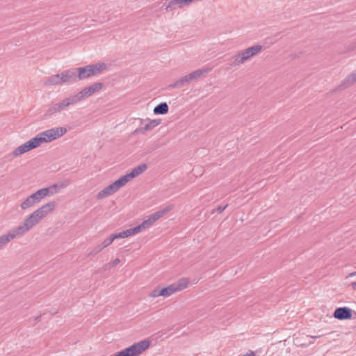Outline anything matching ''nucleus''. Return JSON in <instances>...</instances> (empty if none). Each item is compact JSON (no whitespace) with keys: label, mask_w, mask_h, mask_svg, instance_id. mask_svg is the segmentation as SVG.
Returning <instances> with one entry per match:
<instances>
[{"label":"nucleus","mask_w":356,"mask_h":356,"mask_svg":"<svg viewBox=\"0 0 356 356\" xmlns=\"http://www.w3.org/2000/svg\"><path fill=\"white\" fill-rule=\"evenodd\" d=\"M37 145L35 142L33 138L22 144V145L17 147L12 154L7 156L8 160H12L13 157L20 156L22 154H24L29 151H31L35 148H37Z\"/></svg>","instance_id":"6"},{"label":"nucleus","mask_w":356,"mask_h":356,"mask_svg":"<svg viewBox=\"0 0 356 356\" xmlns=\"http://www.w3.org/2000/svg\"><path fill=\"white\" fill-rule=\"evenodd\" d=\"M67 132L65 127H54L38 134L33 138L38 147L43 143H50L61 136Z\"/></svg>","instance_id":"1"},{"label":"nucleus","mask_w":356,"mask_h":356,"mask_svg":"<svg viewBox=\"0 0 356 356\" xmlns=\"http://www.w3.org/2000/svg\"><path fill=\"white\" fill-rule=\"evenodd\" d=\"M152 106H151V103H149V104H147V109H152Z\"/></svg>","instance_id":"38"},{"label":"nucleus","mask_w":356,"mask_h":356,"mask_svg":"<svg viewBox=\"0 0 356 356\" xmlns=\"http://www.w3.org/2000/svg\"><path fill=\"white\" fill-rule=\"evenodd\" d=\"M106 68V65L104 63H99L92 65H88L84 67H76L77 76L79 80H83L92 76L100 74Z\"/></svg>","instance_id":"2"},{"label":"nucleus","mask_w":356,"mask_h":356,"mask_svg":"<svg viewBox=\"0 0 356 356\" xmlns=\"http://www.w3.org/2000/svg\"><path fill=\"white\" fill-rule=\"evenodd\" d=\"M351 286H352L353 289L356 291V282H352Z\"/></svg>","instance_id":"37"},{"label":"nucleus","mask_w":356,"mask_h":356,"mask_svg":"<svg viewBox=\"0 0 356 356\" xmlns=\"http://www.w3.org/2000/svg\"><path fill=\"white\" fill-rule=\"evenodd\" d=\"M61 79L64 83H75L79 81L77 70L76 68H72L65 70L61 73Z\"/></svg>","instance_id":"12"},{"label":"nucleus","mask_w":356,"mask_h":356,"mask_svg":"<svg viewBox=\"0 0 356 356\" xmlns=\"http://www.w3.org/2000/svg\"><path fill=\"white\" fill-rule=\"evenodd\" d=\"M114 241V239L112 236V235H111L109 237H108L107 238H106L102 243V248H105L106 247H108V245H110Z\"/></svg>","instance_id":"33"},{"label":"nucleus","mask_w":356,"mask_h":356,"mask_svg":"<svg viewBox=\"0 0 356 356\" xmlns=\"http://www.w3.org/2000/svg\"><path fill=\"white\" fill-rule=\"evenodd\" d=\"M153 111H168V105L166 102H161L153 108Z\"/></svg>","instance_id":"26"},{"label":"nucleus","mask_w":356,"mask_h":356,"mask_svg":"<svg viewBox=\"0 0 356 356\" xmlns=\"http://www.w3.org/2000/svg\"><path fill=\"white\" fill-rule=\"evenodd\" d=\"M155 114H165L166 113L162 112V113H154Z\"/></svg>","instance_id":"40"},{"label":"nucleus","mask_w":356,"mask_h":356,"mask_svg":"<svg viewBox=\"0 0 356 356\" xmlns=\"http://www.w3.org/2000/svg\"><path fill=\"white\" fill-rule=\"evenodd\" d=\"M40 318H41V316H38V317L35 318V320H36V321H40Z\"/></svg>","instance_id":"39"},{"label":"nucleus","mask_w":356,"mask_h":356,"mask_svg":"<svg viewBox=\"0 0 356 356\" xmlns=\"http://www.w3.org/2000/svg\"><path fill=\"white\" fill-rule=\"evenodd\" d=\"M209 71V70L208 69H200L195 70L189 74L180 78L174 83L169 85L168 87L169 88H181L188 84L191 81L200 78L204 74L207 73Z\"/></svg>","instance_id":"3"},{"label":"nucleus","mask_w":356,"mask_h":356,"mask_svg":"<svg viewBox=\"0 0 356 356\" xmlns=\"http://www.w3.org/2000/svg\"><path fill=\"white\" fill-rule=\"evenodd\" d=\"M48 191L47 189H44V188L38 190L36 192L31 195V199L34 200L35 204L40 202L42 200H43L45 197L47 196Z\"/></svg>","instance_id":"19"},{"label":"nucleus","mask_w":356,"mask_h":356,"mask_svg":"<svg viewBox=\"0 0 356 356\" xmlns=\"http://www.w3.org/2000/svg\"><path fill=\"white\" fill-rule=\"evenodd\" d=\"M103 87V83L97 82L93 83L92 85L85 88L79 93L75 95L76 98H79V102L84 99L86 97H90L92 94L99 92Z\"/></svg>","instance_id":"7"},{"label":"nucleus","mask_w":356,"mask_h":356,"mask_svg":"<svg viewBox=\"0 0 356 356\" xmlns=\"http://www.w3.org/2000/svg\"><path fill=\"white\" fill-rule=\"evenodd\" d=\"M60 83H63V79H61V74H58L53 75L48 78V79L45 81L46 85H58Z\"/></svg>","instance_id":"21"},{"label":"nucleus","mask_w":356,"mask_h":356,"mask_svg":"<svg viewBox=\"0 0 356 356\" xmlns=\"http://www.w3.org/2000/svg\"><path fill=\"white\" fill-rule=\"evenodd\" d=\"M147 169L146 163H141L139 165L134 168L131 171L126 175L121 176L126 184L133 179L137 177Z\"/></svg>","instance_id":"8"},{"label":"nucleus","mask_w":356,"mask_h":356,"mask_svg":"<svg viewBox=\"0 0 356 356\" xmlns=\"http://www.w3.org/2000/svg\"><path fill=\"white\" fill-rule=\"evenodd\" d=\"M77 113L81 115L83 113L79 112Z\"/></svg>","instance_id":"42"},{"label":"nucleus","mask_w":356,"mask_h":356,"mask_svg":"<svg viewBox=\"0 0 356 356\" xmlns=\"http://www.w3.org/2000/svg\"><path fill=\"white\" fill-rule=\"evenodd\" d=\"M35 203L34 200L31 199V195H29L24 202L20 204V207L22 209L25 210L31 207H33Z\"/></svg>","instance_id":"24"},{"label":"nucleus","mask_w":356,"mask_h":356,"mask_svg":"<svg viewBox=\"0 0 356 356\" xmlns=\"http://www.w3.org/2000/svg\"><path fill=\"white\" fill-rule=\"evenodd\" d=\"M356 274V272L350 273V276L355 275Z\"/></svg>","instance_id":"41"},{"label":"nucleus","mask_w":356,"mask_h":356,"mask_svg":"<svg viewBox=\"0 0 356 356\" xmlns=\"http://www.w3.org/2000/svg\"><path fill=\"white\" fill-rule=\"evenodd\" d=\"M77 120L74 122L76 126H80L89 120V116H75Z\"/></svg>","instance_id":"28"},{"label":"nucleus","mask_w":356,"mask_h":356,"mask_svg":"<svg viewBox=\"0 0 356 356\" xmlns=\"http://www.w3.org/2000/svg\"><path fill=\"white\" fill-rule=\"evenodd\" d=\"M103 249H104V248H102L101 244L97 245V246L94 247L93 248H92L90 250V252L88 253L87 256L88 257L95 256V255L97 254L99 252H100Z\"/></svg>","instance_id":"27"},{"label":"nucleus","mask_w":356,"mask_h":356,"mask_svg":"<svg viewBox=\"0 0 356 356\" xmlns=\"http://www.w3.org/2000/svg\"><path fill=\"white\" fill-rule=\"evenodd\" d=\"M70 184V181L68 179H65L64 181L56 183V184L57 185V188H58L59 190L66 188Z\"/></svg>","instance_id":"32"},{"label":"nucleus","mask_w":356,"mask_h":356,"mask_svg":"<svg viewBox=\"0 0 356 356\" xmlns=\"http://www.w3.org/2000/svg\"><path fill=\"white\" fill-rule=\"evenodd\" d=\"M40 218L38 216V215L34 211L31 215L27 216L24 220V222L27 226V227L31 229L33 228L35 225H37L40 221Z\"/></svg>","instance_id":"17"},{"label":"nucleus","mask_w":356,"mask_h":356,"mask_svg":"<svg viewBox=\"0 0 356 356\" xmlns=\"http://www.w3.org/2000/svg\"><path fill=\"white\" fill-rule=\"evenodd\" d=\"M356 82V70L351 73L348 76H347L344 80H343L341 83L338 86V87L333 90L335 92L337 90H341L346 89Z\"/></svg>","instance_id":"14"},{"label":"nucleus","mask_w":356,"mask_h":356,"mask_svg":"<svg viewBox=\"0 0 356 356\" xmlns=\"http://www.w3.org/2000/svg\"><path fill=\"white\" fill-rule=\"evenodd\" d=\"M149 296L150 297H152V298H156V297H159V296H161V289L159 288V287H156V289H154L150 293H149Z\"/></svg>","instance_id":"34"},{"label":"nucleus","mask_w":356,"mask_h":356,"mask_svg":"<svg viewBox=\"0 0 356 356\" xmlns=\"http://www.w3.org/2000/svg\"><path fill=\"white\" fill-rule=\"evenodd\" d=\"M79 102V98H76L75 95L66 98L61 102L55 104L51 109L49 111H60L65 109L67 106L74 104Z\"/></svg>","instance_id":"10"},{"label":"nucleus","mask_w":356,"mask_h":356,"mask_svg":"<svg viewBox=\"0 0 356 356\" xmlns=\"http://www.w3.org/2000/svg\"><path fill=\"white\" fill-rule=\"evenodd\" d=\"M262 49V47L259 44L254 45L252 47H248L243 51H240L241 56L245 61L250 59L252 56L257 55L259 53Z\"/></svg>","instance_id":"13"},{"label":"nucleus","mask_w":356,"mask_h":356,"mask_svg":"<svg viewBox=\"0 0 356 356\" xmlns=\"http://www.w3.org/2000/svg\"><path fill=\"white\" fill-rule=\"evenodd\" d=\"M173 208L172 204H170L165 208L154 213L150 215L147 220H145L142 223H140L143 229L149 228L151 227L156 220L163 217L165 214L171 211Z\"/></svg>","instance_id":"5"},{"label":"nucleus","mask_w":356,"mask_h":356,"mask_svg":"<svg viewBox=\"0 0 356 356\" xmlns=\"http://www.w3.org/2000/svg\"><path fill=\"white\" fill-rule=\"evenodd\" d=\"M189 283H190L189 279L184 277V278L179 279L176 283H174L172 284L175 286V289H176V292H177V291H181V290L187 288Z\"/></svg>","instance_id":"20"},{"label":"nucleus","mask_w":356,"mask_h":356,"mask_svg":"<svg viewBox=\"0 0 356 356\" xmlns=\"http://www.w3.org/2000/svg\"><path fill=\"white\" fill-rule=\"evenodd\" d=\"M113 239H118V238H124L128 237V234L127 232V230H123L122 232H118V233H114L111 234Z\"/></svg>","instance_id":"30"},{"label":"nucleus","mask_w":356,"mask_h":356,"mask_svg":"<svg viewBox=\"0 0 356 356\" xmlns=\"http://www.w3.org/2000/svg\"><path fill=\"white\" fill-rule=\"evenodd\" d=\"M44 189H47L48 191L47 196L53 195L54 194L58 193L59 191L56 184L50 186L49 187L44 188Z\"/></svg>","instance_id":"29"},{"label":"nucleus","mask_w":356,"mask_h":356,"mask_svg":"<svg viewBox=\"0 0 356 356\" xmlns=\"http://www.w3.org/2000/svg\"><path fill=\"white\" fill-rule=\"evenodd\" d=\"M56 203L55 201H51L35 211L38 216L42 220L49 213H50L56 207Z\"/></svg>","instance_id":"11"},{"label":"nucleus","mask_w":356,"mask_h":356,"mask_svg":"<svg viewBox=\"0 0 356 356\" xmlns=\"http://www.w3.org/2000/svg\"><path fill=\"white\" fill-rule=\"evenodd\" d=\"M185 6L186 5L184 3V0H171L167 5L164 4L163 8H164L166 11H172L177 8H181Z\"/></svg>","instance_id":"16"},{"label":"nucleus","mask_w":356,"mask_h":356,"mask_svg":"<svg viewBox=\"0 0 356 356\" xmlns=\"http://www.w3.org/2000/svg\"><path fill=\"white\" fill-rule=\"evenodd\" d=\"M160 121H161L160 120H152L151 122H149V123L145 124V126L143 128H140V129H136L135 132L143 133V131H149V130L153 129L154 127H155L156 126H157L158 124H159Z\"/></svg>","instance_id":"22"},{"label":"nucleus","mask_w":356,"mask_h":356,"mask_svg":"<svg viewBox=\"0 0 356 356\" xmlns=\"http://www.w3.org/2000/svg\"><path fill=\"white\" fill-rule=\"evenodd\" d=\"M120 259H118V258H116V259H115L113 261H111V262L108 263V264L106 265V267H107V266H108V267H110V268H111V267H114V266H117L118 264H120Z\"/></svg>","instance_id":"35"},{"label":"nucleus","mask_w":356,"mask_h":356,"mask_svg":"<svg viewBox=\"0 0 356 356\" xmlns=\"http://www.w3.org/2000/svg\"><path fill=\"white\" fill-rule=\"evenodd\" d=\"M175 292L176 289H175L173 284L161 289V296L164 297L170 296Z\"/></svg>","instance_id":"23"},{"label":"nucleus","mask_w":356,"mask_h":356,"mask_svg":"<svg viewBox=\"0 0 356 356\" xmlns=\"http://www.w3.org/2000/svg\"><path fill=\"white\" fill-rule=\"evenodd\" d=\"M10 241V237L8 234L5 235H1L0 236V248L4 246L6 243H8Z\"/></svg>","instance_id":"31"},{"label":"nucleus","mask_w":356,"mask_h":356,"mask_svg":"<svg viewBox=\"0 0 356 356\" xmlns=\"http://www.w3.org/2000/svg\"><path fill=\"white\" fill-rule=\"evenodd\" d=\"M30 229L27 227L24 222L22 225L18 226L14 229L12 232L8 234L10 240L15 238L17 236H22Z\"/></svg>","instance_id":"15"},{"label":"nucleus","mask_w":356,"mask_h":356,"mask_svg":"<svg viewBox=\"0 0 356 356\" xmlns=\"http://www.w3.org/2000/svg\"><path fill=\"white\" fill-rule=\"evenodd\" d=\"M227 206L228 204H225V206H218L214 210H213L212 213H213L214 211H217L218 213H220L227 207Z\"/></svg>","instance_id":"36"},{"label":"nucleus","mask_w":356,"mask_h":356,"mask_svg":"<svg viewBox=\"0 0 356 356\" xmlns=\"http://www.w3.org/2000/svg\"><path fill=\"white\" fill-rule=\"evenodd\" d=\"M355 314V317H356V312L353 311L351 309L343 307H338L334 312V317L339 320H348L353 318V314Z\"/></svg>","instance_id":"9"},{"label":"nucleus","mask_w":356,"mask_h":356,"mask_svg":"<svg viewBox=\"0 0 356 356\" xmlns=\"http://www.w3.org/2000/svg\"><path fill=\"white\" fill-rule=\"evenodd\" d=\"M125 185L126 183L120 177L119 179L111 183L110 185L107 186L104 189L100 191L97 195V198L102 199L104 197L109 196L118 191L120 188Z\"/></svg>","instance_id":"4"},{"label":"nucleus","mask_w":356,"mask_h":356,"mask_svg":"<svg viewBox=\"0 0 356 356\" xmlns=\"http://www.w3.org/2000/svg\"><path fill=\"white\" fill-rule=\"evenodd\" d=\"M126 230H127L128 237H129L130 236L135 235V234L140 232L142 230H143V228L141 226V225L140 224L133 228H130V229H128Z\"/></svg>","instance_id":"25"},{"label":"nucleus","mask_w":356,"mask_h":356,"mask_svg":"<svg viewBox=\"0 0 356 356\" xmlns=\"http://www.w3.org/2000/svg\"><path fill=\"white\" fill-rule=\"evenodd\" d=\"M245 62L241 54L238 52L236 55L232 56L230 58L227 60V65H229V69L240 65Z\"/></svg>","instance_id":"18"}]
</instances>
